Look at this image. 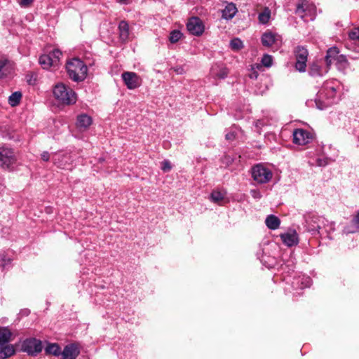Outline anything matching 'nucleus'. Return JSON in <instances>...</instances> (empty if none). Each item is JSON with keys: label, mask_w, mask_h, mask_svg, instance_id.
Returning a JSON list of instances; mask_svg holds the SVG:
<instances>
[{"label": "nucleus", "mask_w": 359, "mask_h": 359, "mask_svg": "<svg viewBox=\"0 0 359 359\" xmlns=\"http://www.w3.org/2000/svg\"><path fill=\"white\" fill-rule=\"evenodd\" d=\"M48 55H50L52 56V60L55 65L57 66L60 61V58L62 56V52L58 49H55Z\"/></svg>", "instance_id": "2f4dec72"}, {"label": "nucleus", "mask_w": 359, "mask_h": 359, "mask_svg": "<svg viewBox=\"0 0 359 359\" xmlns=\"http://www.w3.org/2000/svg\"><path fill=\"white\" fill-rule=\"evenodd\" d=\"M80 351L76 344H69L62 351V359H76Z\"/></svg>", "instance_id": "2eb2a0df"}, {"label": "nucleus", "mask_w": 359, "mask_h": 359, "mask_svg": "<svg viewBox=\"0 0 359 359\" xmlns=\"http://www.w3.org/2000/svg\"><path fill=\"white\" fill-rule=\"evenodd\" d=\"M39 63L43 69H48L52 66H55L50 55H43L39 57Z\"/></svg>", "instance_id": "393cba45"}, {"label": "nucleus", "mask_w": 359, "mask_h": 359, "mask_svg": "<svg viewBox=\"0 0 359 359\" xmlns=\"http://www.w3.org/2000/svg\"><path fill=\"white\" fill-rule=\"evenodd\" d=\"M325 60L327 66L331 65L334 62H346L345 57L342 55H339V50L336 47H332L328 49L325 57Z\"/></svg>", "instance_id": "ddd939ff"}, {"label": "nucleus", "mask_w": 359, "mask_h": 359, "mask_svg": "<svg viewBox=\"0 0 359 359\" xmlns=\"http://www.w3.org/2000/svg\"><path fill=\"white\" fill-rule=\"evenodd\" d=\"M11 64L6 58L0 59V78H3L11 72Z\"/></svg>", "instance_id": "412c9836"}, {"label": "nucleus", "mask_w": 359, "mask_h": 359, "mask_svg": "<svg viewBox=\"0 0 359 359\" xmlns=\"http://www.w3.org/2000/svg\"><path fill=\"white\" fill-rule=\"evenodd\" d=\"M172 168L171 164L168 161H163L162 162L161 169L164 172H169Z\"/></svg>", "instance_id": "e433bc0d"}, {"label": "nucleus", "mask_w": 359, "mask_h": 359, "mask_svg": "<svg viewBox=\"0 0 359 359\" xmlns=\"http://www.w3.org/2000/svg\"><path fill=\"white\" fill-rule=\"evenodd\" d=\"M296 62L295 68L300 72H304L306 67V62L309 55L307 49L303 46H298L294 50Z\"/></svg>", "instance_id": "39448f33"}, {"label": "nucleus", "mask_w": 359, "mask_h": 359, "mask_svg": "<svg viewBox=\"0 0 359 359\" xmlns=\"http://www.w3.org/2000/svg\"><path fill=\"white\" fill-rule=\"evenodd\" d=\"M312 138V135L304 129H297L293 132V141L295 144L305 145L309 143Z\"/></svg>", "instance_id": "9d476101"}, {"label": "nucleus", "mask_w": 359, "mask_h": 359, "mask_svg": "<svg viewBox=\"0 0 359 359\" xmlns=\"http://www.w3.org/2000/svg\"><path fill=\"white\" fill-rule=\"evenodd\" d=\"M230 47L233 50L238 51L243 48V41L238 38H235L231 41Z\"/></svg>", "instance_id": "c756f323"}, {"label": "nucleus", "mask_w": 359, "mask_h": 359, "mask_svg": "<svg viewBox=\"0 0 359 359\" xmlns=\"http://www.w3.org/2000/svg\"><path fill=\"white\" fill-rule=\"evenodd\" d=\"M119 34L121 41H126L128 39L130 32H129V26L128 23L125 21H121L118 25Z\"/></svg>", "instance_id": "aec40b11"}, {"label": "nucleus", "mask_w": 359, "mask_h": 359, "mask_svg": "<svg viewBox=\"0 0 359 359\" xmlns=\"http://www.w3.org/2000/svg\"><path fill=\"white\" fill-rule=\"evenodd\" d=\"M225 195L224 192L213 191L211 194L210 198L213 202L220 203L224 199Z\"/></svg>", "instance_id": "cd10ccee"}, {"label": "nucleus", "mask_w": 359, "mask_h": 359, "mask_svg": "<svg viewBox=\"0 0 359 359\" xmlns=\"http://www.w3.org/2000/svg\"><path fill=\"white\" fill-rule=\"evenodd\" d=\"M353 223L358 226L359 227V211H358V213L356 215V216L355 217V218L353 219Z\"/></svg>", "instance_id": "37998d69"}, {"label": "nucleus", "mask_w": 359, "mask_h": 359, "mask_svg": "<svg viewBox=\"0 0 359 359\" xmlns=\"http://www.w3.org/2000/svg\"><path fill=\"white\" fill-rule=\"evenodd\" d=\"M318 165L321 166V165H325L326 163H321V161H318Z\"/></svg>", "instance_id": "a18cd8bd"}, {"label": "nucleus", "mask_w": 359, "mask_h": 359, "mask_svg": "<svg viewBox=\"0 0 359 359\" xmlns=\"http://www.w3.org/2000/svg\"><path fill=\"white\" fill-rule=\"evenodd\" d=\"M272 176L271 171L262 164H257L252 169V177L257 183H266L270 181Z\"/></svg>", "instance_id": "7ed1b4c3"}, {"label": "nucleus", "mask_w": 359, "mask_h": 359, "mask_svg": "<svg viewBox=\"0 0 359 359\" xmlns=\"http://www.w3.org/2000/svg\"><path fill=\"white\" fill-rule=\"evenodd\" d=\"M271 17V11L268 8H265L264 10L259 14V20L262 24H266L269 22Z\"/></svg>", "instance_id": "c85d7f7f"}, {"label": "nucleus", "mask_w": 359, "mask_h": 359, "mask_svg": "<svg viewBox=\"0 0 359 359\" xmlns=\"http://www.w3.org/2000/svg\"><path fill=\"white\" fill-rule=\"evenodd\" d=\"M273 57L271 55L265 54L262 58V65L266 67H270L272 65Z\"/></svg>", "instance_id": "473e14b6"}, {"label": "nucleus", "mask_w": 359, "mask_h": 359, "mask_svg": "<svg viewBox=\"0 0 359 359\" xmlns=\"http://www.w3.org/2000/svg\"><path fill=\"white\" fill-rule=\"evenodd\" d=\"M16 162L13 151L9 149H0V165L11 169Z\"/></svg>", "instance_id": "423d86ee"}, {"label": "nucleus", "mask_w": 359, "mask_h": 359, "mask_svg": "<svg viewBox=\"0 0 359 359\" xmlns=\"http://www.w3.org/2000/svg\"><path fill=\"white\" fill-rule=\"evenodd\" d=\"M10 262L9 259H1L0 260V266H2L3 267H4L6 264H8V262Z\"/></svg>", "instance_id": "c03bdc74"}, {"label": "nucleus", "mask_w": 359, "mask_h": 359, "mask_svg": "<svg viewBox=\"0 0 359 359\" xmlns=\"http://www.w3.org/2000/svg\"><path fill=\"white\" fill-rule=\"evenodd\" d=\"M33 2V0H19V4L22 7H27L29 6Z\"/></svg>", "instance_id": "4c0bfd02"}, {"label": "nucleus", "mask_w": 359, "mask_h": 359, "mask_svg": "<svg viewBox=\"0 0 359 359\" xmlns=\"http://www.w3.org/2000/svg\"><path fill=\"white\" fill-rule=\"evenodd\" d=\"M309 74L313 76L320 75V66L316 63L312 64L309 69Z\"/></svg>", "instance_id": "72a5a7b5"}, {"label": "nucleus", "mask_w": 359, "mask_h": 359, "mask_svg": "<svg viewBox=\"0 0 359 359\" xmlns=\"http://www.w3.org/2000/svg\"><path fill=\"white\" fill-rule=\"evenodd\" d=\"M265 223H266V226L269 229L275 230L279 227L280 224V220L276 216H275L273 215H270L266 217V219L265 220Z\"/></svg>", "instance_id": "6ab92c4d"}, {"label": "nucleus", "mask_w": 359, "mask_h": 359, "mask_svg": "<svg viewBox=\"0 0 359 359\" xmlns=\"http://www.w3.org/2000/svg\"><path fill=\"white\" fill-rule=\"evenodd\" d=\"M261 41L263 46L271 47L273 44L280 43V36L271 31H266L262 34Z\"/></svg>", "instance_id": "f8f14e48"}, {"label": "nucleus", "mask_w": 359, "mask_h": 359, "mask_svg": "<svg viewBox=\"0 0 359 359\" xmlns=\"http://www.w3.org/2000/svg\"><path fill=\"white\" fill-rule=\"evenodd\" d=\"M122 79L127 88L130 90L135 89L142 84V79L135 72H126L123 73Z\"/></svg>", "instance_id": "0eeeda50"}, {"label": "nucleus", "mask_w": 359, "mask_h": 359, "mask_svg": "<svg viewBox=\"0 0 359 359\" xmlns=\"http://www.w3.org/2000/svg\"><path fill=\"white\" fill-rule=\"evenodd\" d=\"M316 6L313 4L304 0L297 4L295 13L302 18H304L308 15L309 16V20H313L316 16Z\"/></svg>", "instance_id": "20e7f679"}, {"label": "nucleus", "mask_w": 359, "mask_h": 359, "mask_svg": "<svg viewBox=\"0 0 359 359\" xmlns=\"http://www.w3.org/2000/svg\"><path fill=\"white\" fill-rule=\"evenodd\" d=\"M53 93L55 100L60 104L72 105L76 103L75 92L63 83H57L53 87Z\"/></svg>", "instance_id": "f257e3e1"}, {"label": "nucleus", "mask_w": 359, "mask_h": 359, "mask_svg": "<svg viewBox=\"0 0 359 359\" xmlns=\"http://www.w3.org/2000/svg\"><path fill=\"white\" fill-rule=\"evenodd\" d=\"M262 67V65L259 64H255L252 66V72L250 74L249 76L252 79H256L258 77V72L256 71V69H259Z\"/></svg>", "instance_id": "f704fd0d"}, {"label": "nucleus", "mask_w": 359, "mask_h": 359, "mask_svg": "<svg viewBox=\"0 0 359 359\" xmlns=\"http://www.w3.org/2000/svg\"><path fill=\"white\" fill-rule=\"evenodd\" d=\"M283 242L287 246L291 247L298 243V236L295 231L287 232L281 235Z\"/></svg>", "instance_id": "f3484780"}, {"label": "nucleus", "mask_w": 359, "mask_h": 359, "mask_svg": "<svg viewBox=\"0 0 359 359\" xmlns=\"http://www.w3.org/2000/svg\"><path fill=\"white\" fill-rule=\"evenodd\" d=\"M22 350L29 355H36L42 350L41 342L36 339H27L22 344Z\"/></svg>", "instance_id": "6e6552de"}, {"label": "nucleus", "mask_w": 359, "mask_h": 359, "mask_svg": "<svg viewBox=\"0 0 359 359\" xmlns=\"http://www.w3.org/2000/svg\"><path fill=\"white\" fill-rule=\"evenodd\" d=\"M15 353V348L13 345H6L0 350V359H6L9 358L14 355Z\"/></svg>", "instance_id": "4be33fe9"}, {"label": "nucleus", "mask_w": 359, "mask_h": 359, "mask_svg": "<svg viewBox=\"0 0 359 359\" xmlns=\"http://www.w3.org/2000/svg\"><path fill=\"white\" fill-rule=\"evenodd\" d=\"M233 159L230 156H225L224 158V163L226 165H229L232 163Z\"/></svg>", "instance_id": "a19ab883"}, {"label": "nucleus", "mask_w": 359, "mask_h": 359, "mask_svg": "<svg viewBox=\"0 0 359 359\" xmlns=\"http://www.w3.org/2000/svg\"><path fill=\"white\" fill-rule=\"evenodd\" d=\"M235 137V135L233 133H229L226 135V139L228 140H233Z\"/></svg>", "instance_id": "79ce46f5"}, {"label": "nucleus", "mask_w": 359, "mask_h": 359, "mask_svg": "<svg viewBox=\"0 0 359 359\" xmlns=\"http://www.w3.org/2000/svg\"><path fill=\"white\" fill-rule=\"evenodd\" d=\"M182 34L178 30H173L170 32L169 40L171 43L177 42L182 37Z\"/></svg>", "instance_id": "7c9ffc66"}, {"label": "nucleus", "mask_w": 359, "mask_h": 359, "mask_svg": "<svg viewBox=\"0 0 359 359\" xmlns=\"http://www.w3.org/2000/svg\"><path fill=\"white\" fill-rule=\"evenodd\" d=\"M121 3H126L127 0H118Z\"/></svg>", "instance_id": "49530a36"}, {"label": "nucleus", "mask_w": 359, "mask_h": 359, "mask_svg": "<svg viewBox=\"0 0 359 359\" xmlns=\"http://www.w3.org/2000/svg\"><path fill=\"white\" fill-rule=\"evenodd\" d=\"M45 351L48 354H51L55 356L62 355L60 347L57 344H49L45 348Z\"/></svg>", "instance_id": "a878e982"}, {"label": "nucleus", "mask_w": 359, "mask_h": 359, "mask_svg": "<svg viewBox=\"0 0 359 359\" xmlns=\"http://www.w3.org/2000/svg\"><path fill=\"white\" fill-rule=\"evenodd\" d=\"M325 89L327 90L326 95L327 96V101H321L320 100H316V104L319 109H323L330 104L332 102L330 100L332 99L335 96L336 89L334 86H330L328 83L325 85Z\"/></svg>", "instance_id": "9b49d317"}, {"label": "nucleus", "mask_w": 359, "mask_h": 359, "mask_svg": "<svg viewBox=\"0 0 359 359\" xmlns=\"http://www.w3.org/2000/svg\"><path fill=\"white\" fill-rule=\"evenodd\" d=\"M12 333L6 327L0 328V346H4L8 343L11 338Z\"/></svg>", "instance_id": "5701e85b"}, {"label": "nucleus", "mask_w": 359, "mask_h": 359, "mask_svg": "<svg viewBox=\"0 0 359 359\" xmlns=\"http://www.w3.org/2000/svg\"><path fill=\"white\" fill-rule=\"evenodd\" d=\"M351 39L359 41V27L353 29L348 34Z\"/></svg>", "instance_id": "c9c22d12"}, {"label": "nucleus", "mask_w": 359, "mask_h": 359, "mask_svg": "<svg viewBox=\"0 0 359 359\" xmlns=\"http://www.w3.org/2000/svg\"><path fill=\"white\" fill-rule=\"evenodd\" d=\"M92 124V118L87 114H81L77 117L76 126L81 130H86Z\"/></svg>", "instance_id": "dca6fc26"}, {"label": "nucleus", "mask_w": 359, "mask_h": 359, "mask_svg": "<svg viewBox=\"0 0 359 359\" xmlns=\"http://www.w3.org/2000/svg\"><path fill=\"white\" fill-rule=\"evenodd\" d=\"M212 74L218 79H224L228 75V69L226 67H214L212 68Z\"/></svg>", "instance_id": "b1692460"}, {"label": "nucleus", "mask_w": 359, "mask_h": 359, "mask_svg": "<svg viewBox=\"0 0 359 359\" xmlns=\"http://www.w3.org/2000/svg\"><path fill=\"white\" fill-rule=\"evenodd\" d=\"M66 69L71 79L74 81H81L87 75L88 68L83 61L73 58L66 64Z\"/></svg>", "instance_id": "f03ea898"}, {"label": "nucleus", "mask_w": 359, "mask_h": 359, "mask_svg": "<svg viewBox=\"0 0 359 359\" xmlns=\"http://www.w3.org/2000/svg\"><path fill=\"white\" fill-rule=\"evenodd\" d=\"M237 13V8L233 3L228 4L222 10V18L226 20L232 19Z\"/></svg>", "instance_id": "a211bd4d"}, {"label": "nucleus", "mask_w": 359, "mask_h": 359, "mask_svg": "<svg viewBox=\"0 0 359 359\" xmlns=\"http://www.w3.org/2000/svg\"><path fill=\"white\" fill-rule=\"evenodd\" d=\"M41 159L44 161H48L50 159V154L48 151H43L41 154Z\"/></svg>", "instance_id": "58836bf2"}, {"label": "nucleus", "mask_w": 359, "mask_h": 359, "mask_svg": "<svg viewBox=\"0 0 359 359\" xmlns=\"http://www.w3.org/2000/svg\"><path fill=\"white\" fill-rule=\"evenodd\" d=\"M22 98V94L20 92H15L12 93L8 97V103L12 106H17Z\"/></svg>", "instance_id": "bb28decb"}, {"label": "nucleus", "mask_w": 359, "mask_h": 359, "mask_svg": "<svg viewBox=\"0 0 359 359\" xmlns=\"http://www.w3.org/2000/svg\"><path fill=\"white\" fill-rule=\"evenodd\" d=\"M53 161L58 168L67 169L68 166L71 164L72 158L67 154H58L53 157Z\"/></svg>", "instance_id": "4468645a"}, {"label": "nucleus", "mask_w": 359, "mask_h": 359, "mask_svg": "<svg viewBox=\"0 0 359 359\" xmlns=\"http://www.w3.org/2000/svg\"><path fill=\"white\" fill-rule=\"evenodd\" d=\"M177 74H182L184 73V70L182 67H177L173 69Z\"/></svg>", "instance_id": "ea45409f"}, {"label": "nucleus", "mask_w": 359, "mask_h": 359, "mask_svg": "<svg viewBox=\"0 0 359 359\" xmlns=\"http://www.w3.org/2000/svg\"><path fill=\"white\" fill-rule=\"evenodd\" d=\"M187 30L190 34L195 36H200L204 32V25L202 21L196 17L191 18L187 24Z\"/></svg>", "instance_id": "1a4fd4ad"}]
</instances>
